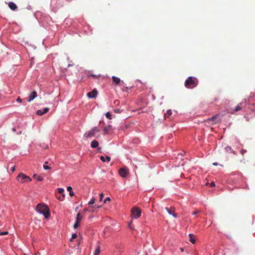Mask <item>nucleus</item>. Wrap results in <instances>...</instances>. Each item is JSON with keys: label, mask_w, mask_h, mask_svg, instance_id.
<instances>
[{"label": "nucleus", "mask_w": 255, "mask_h": 255, "mask_svg": "<svg viewBox=\"0 0 255 255\" xmlns=\"http://www.w3.org/2000/svg\"><path fill=\"white\" fill-rule=\"evenodd\" d=\"M165 209L166 210V211L168 212V213L169 215H172L174 218H176L177 217V215L174 214V213H173V212L171 211V210L170 209H169L167 207H165Z\"/></svg>", "instance_id": "2eb2a0df"}, {"label": "nucleus", "mask_w": 255, "mask_h": 255, "mask_svg": "<svg viewBox=\"0 0 255 255\" xmlns=\"http://www.w3.org/2000/svg\"><path fill=\"white\" fill-rule=\"evenodd\" d=\"M112 78L113 83L116 85H122V84L124 83V82L123 81H121L120 78H119L117 77L114 76H112Z\"/></svg>", "instance_id": "9d476101"}, {"label": "nucleus", "mask_w": 255, "mask_h": 255, "mask_svg": "<svg viewBox=\"0 0 255 255\" xmlns=\"http://www.w3.org/2000/svg\"><path fill=\"white\" fill-rule=\"evenodd\" d=\"M16 180L21 183H28L31 181V179L28 176L23 173H19L16 177Z\"/></svg>", "instance_id": "7ed1b4c3"}, {"label": "nucleus", "mask_w": 255, "mask_h": 255, "mask_svg": "<svg viewBox=\"0 0 255 255\" xmlns=\"http://www.w3.org/2000/svg\"><path fill=\"white\" fill-rule=\"evenodd\" d=\"M101 147H99L98 149L99 150H100Z\"/></svg>", "instance_id": "de8ad7c7"}, {"label": "nucleus", "mask_w": 255, "mask_h": 255, "mask_svg": "<svg viewBox=\"0 0 255 255\" xmlns=\"http://www.w3.org/2000/svg\"><path fill=\"white\" fill-rule=\"evenodd\" d=\"M47 163H48V162L47 161H45L44 162V164L43 165V168L45 170H49V169H51L50 167H49V166L46 165Z\"/></svg>", "instance_id": "5701e85b"}, {"label": "nucleus", "mask_w": 255, "mask_h": 255, "mask_svg": "<svg viewBox=\"0 0 255 255\" xmlns=\"http://www.w3.org/2000/svg\"><path fill=\"white\" fill-rule=\"evenodd\" d=\"M76 237H77V234H75V233L73 234L72 235V237H71V241H72V240L75 239Z\"/></svg>", "instance_id": "bb28decb"}, {"label": "nucleus", "mask_w": 255, "mask_h": 255, "mask_svg": "<svg viewBox=\"0 0 255 255\" xmlns=\"http://www.w3.org/2000/svg\"><path fill=\"white\" fill-rule=\"evenodd\" d=\"M106 117L107 119H108L109 120H111L112 119V115L109 112H108L107 113H106Z\"/></svg>", "instance_id": "393cba45"}, {"label": "nucleus", "mask_w": 255, "mask_h": 255, "mask_svg": "<svg viewBox=\"0 0 255 255\" xmlns=\"http://www.w3.org/2000/svg\"><path fill=\"white\" fill-rule=\"evenodd\" d=\"M67 190L69 192V195L70 196H73L74 195V193L72 191V188L71 187V186H68L67 188Z\"/></svg>", "instance_id": "aec40b11"}, {"label": "nucleus", "mask_w": 255, "mask_h": 255, "mask_svg": "<svg viewBox=\"0 0 255 255\" xmlns=\"http://www.w3.org/2000/svg\"><path fill=\"white\" fill-rule=\"evenodd\" d=\"M58 191L59 193L64 194L63 193H64V190L63 188H58Z\"/></svg>", "instance_id": "a878e982"}, {"label": "nucleus", "mask_w": 255, "mask_h": 255, "mask_svg": "<svg viewBox=\"0 0 255 255\" xmlns=\"http://www.w3.org/2000/svg\"><path fill=\"white\" fill-rule=\"evenodd\" d=\"M36 211L39 214L43 215L45 219H48L50 217L49 211L45 204H38L36 207Z\"/></svg>", "instance_id": "f257e3e1"}, {"label": "nucleus", "mask_w": 255, "mask_h": 255, "mask_svg": "<svg viewBox=\"0 0 255 255\" xmlns=\"http://www.w3.org/2000/svg\"><path fill=\"white\" fill-rule=\"evenodd\" d=\"M181 252L183 251V249H181Z\"/></svg>", "instance_id": "a18cd8bd"}, {"label": "nucleus", "mask_w": 255, "mask_h": 255, "mask_svg": "<svg viewBox=\"0 0 255 255\" xmlns=\"http://www.w3.org/2000/svg\"><path fill=\"white\" fill-rule=\"evenodd\" d=\"M82 218H83V216L80 213H78L77 214V216L76 218V221H75V222L73 226V228L74 229H76L78 228V227L79 226V225H80V223L81 220L82 219Z\"/></svg>", "instance_id": "6e6552de"}, {"label": "nucleus", "mask_w": 255, "mask_h": 255, "mask_svg": "<svg viewBox=\"0 0 255 255\" xmlns=\"http://www.w3.org/2000/svg\"><path fill=\"white\" fill-rule=\"evenodd\" d=\"M90 76H92V77H94V78H96V79L99 78V77H100V76H97V75H94V74H91Z\"/></svg>", "instance_id": "c756f323"}, {"label": "nucleus", "mask_w": 255, "mask_h": 255, "mask_svg": "<svg viewBox=\"0 0 255 255\" xmlns=\"http://www.w3.org/2000/svg\"><path fill=\"white\" fill-rule=\"evenodd\" d=\"M100 253V246L98 245L95 249L94 255H99Z\"/></svg>", "instance_id": "6ab92c4d"}, {"label": "nucleus", "mask_w": 255, "mask_h": 255, "mask_svg": "<svg viewBox=\"0 0 255 255\" xmlns=\"http://www.w3.org/2000/svg\"><path fill=\"white\" fill-rule=\"evenodd\" d=\"M33 177L36 179L37 181H41L43 180V178L41 176H37L36 174L33 175Z\"/></svg>", "instance_id": "412c9836"}, {"label": "nucleus", "mask_w": 255, "mask_h": 255, "mask_svg": "<svg viewBox=\"0 0 255 255\" xmlns=\"http://www.w3.org/2000/svg\"><path fill=\"white\" fill-rule=\"evenodd\" d=\"M111 128V126H109V127L108 128H104V130L106 132H108V130H109V128Z\"/></svg>", "instance_id": "72a5a7b5"}, {"label": "nucleus", "mask_w": 255, "mask_h": 255, "mask_svg": "<svg viewBox=\"0 0 255 255\" xmlns=\"http://www.w3.org/2000/svg\"><path fill=\"white\" fill-rule=\"evenodd\" d=\"M111 200V199L110 197H107L104 201V203H106L107 201H110Z\"/></svg>", "instance_id": "2f4dec72"}, {"label": "nucleus", "mask_w": 255, "mask_h": 255, "mask_svg": "<svg viewBox=\"0 0 255 255\" xmlns=\"http://www.w3.org/2000/svg\"><path fill=\"white\" fill-rule=\"evenodd\" d=\"M16 101L19 102V103H21L22 102V100L20 98H18L16 100Z\"/></svg>", "instance_id": "e433bc0d"}, {"label": "nucleus", "mask_w": 255, "mask_h": 255, "mask_svg": "<svg viewBox=\"0 0 255 255\" xmlns=\"http://www.w3.org/2000/svg\"><path fill=\"white\" fill-rule=\"evenodd\" d=\"M95 202V199L94 197H93L91 199V200H90V201L88 202V205H93Z\"/></svg>", "instance_id": "b1692460"}, {"label": "nucleus", "mask_w": 255, "mask_h": 255, "mask_svg": "<svg viewBox=\"0 0 255 255\" xmlns=\"http://www.w3.org/2000/svg\"><path fill=\"white\" fill-rule=\"evenodd\" d=\"M88 211V209H85L84 210V212H87V211Z\"/></svg>", "instance_id": "79ce46f5"}, {"label": "nucleus", "mask_w": 255, "mask_h": 255, "mask_svg": "<svg viewBox=\"0 0 255 255\" xmlns=\"http://www.w3.org/2000/svg\"><path fill=\"white\" fill-rule=\"evenodd\" d=\"M198 84V80L196 77L190 76L185 80L184 85L187 88L193 89L196 87Z\"/></svg>", "instance_id": "f03ea898"}, {"label": "nucleus", "mask_w": 255, "mask_h": 255, "mask_svg": "<svg viewBox=\"0 0 255 255\" xmlns=\"http://www.w3.org/2000/svg\"><path fill=\"white\" fill-rule=\"evenodd\" d=\"M119 173L120 175L123 177V178H126L128 176L129 174V170L127 167H123L121 168L119 171Z\"/></svg>", "instance_id": "0eeeda50"}, {"label": "nucleus", "mask_w": 255, "mask_h": 255, "mask_svg": "<svg viewBox=\"0 0 255 255\" xmlns=\"http://www.w3.org/2000/svg\"><path fill=\"white\" fill-rule=\"evenodd\" d=\"M100 207H101V206H98V207H96V208L99 209V208H100Z\"/></svg>", "instance_id": "c03bdc74"}, {"label": "nucleus", "mask_w": 255, "mask_h": 255, "mask_svg": "<svg viewBox=\"0 0 255 255\" xmlns=\"http://www.w3.org/2000/svg\"><path fill=\"white\" fill-rule=\"evenodd\" d=\"M197 213H198V211H195V212H193L192 214L193 215H194L197 214Z\"/></svg>", "instance_id": "ea45409f"}, {"label": "nucleus", "mask_w": 255, "mask_h": 255, "mask_svg": "<svg viewBox=\"0 0 255 255\" xmlns=\"http://www.w3.org/2000/svg\"><path fill=\"white\" fill-rule=\"evenodd\" d=\"M115 112L116 113H120V110L119 109H116L115 110Z\"/></svg>", "instance_id": "58836bf2"}, {"label": "nucleus", "mask_w": 255, "mask_h": 255, "mask_svg": "<svg viewBox=\"0 0 255 255\" xmlns=\"http://www.w3.org/2000/svg\"><path fill=\"white\" fill-rule=\"evenodd\" d=\"M213 165H215V166H216V165H218V163L217 162H214L213 163Z\"/></svg>", "instance_id": "a19ab883"}, {"label": "nucleus", "mask_w": 255, "mask_h": 255, "mask_svg": "<svg viewBox=\"0 0 255 255\" xmlns=\"http://www.w3.org/2000/svg\"><path fill=\"white\" fill-rule=\"evenodd\" d=\"M12 130H13V131H15L16 130V129H15V128H12Z\"/></svg>", "instance_id": "37998d69"}, {"label": "nucleus", "mask_w": 255, "mask_h": 255, "mask_svg": "<svg viewBox=\"0 0 255 255\" xmlns=\"http://www.w3.org/2000/svg\"><path fill=\"white\" fill-rule=\"evenodd\" d=\"M128 227L131 230L133 229V228L131 226V221L128 224Z\"/></svg>", "instance_id": "f704fd0d"}, {"label": "nucleus", "mask_w": 255, "mask_h": 255, "mask_svg": "<svg viewBox=\"0 0 255 255\" xmlns=\"http://www.w3.org/2000/svg\"><path fill=\"white\" fill-rule=\"evenodd\" d=\"M8 234V232H0V235H1V236L5 235H7Z\"/></svg>", "instance_id": "c85d7f7f"}, {"label": "nucleus", "mask_w": 255, "mask_h": 255, "mask_svg": "<svg viewBox=\"0 0 255 255\" xmlns=\"http://www.w3.org/2000/svg\"><path fill=\"white\" fill-rule=\"evenodd\" d=\"M101 147H99L98 149L99 150H100Z\"/></svg>", "instance_id": "49530a36"}, {"label": "nucleus", "mask_w": 255, "mask_h": 255, "mask_svg": "<svg viewBox=\"0 0 255 255\" xmlns=\"http://www.w3.org/2000/svg\"><path fill=\"white\" fill-rule=\"evenodd\" d=\"M37 93L36 91H33L31 93V94L29 95L27 98V101L28 102H31L33 99H34L37 97Z\"/></svg>", "instance_id": "9b49d317"}, {"label": "nucleus", "mask_w": 255, "mask_h": 255, "mask_svg": "<svg viewBox=\"0 0 255 255\" xmlns=\"http://www.w3.org/2000/svg\"><path fill=\"white\" fill-rule=\"evenodd\" d=\"M103 197H104V194H103V193H101V194H100V201H101L102 200Z\"/></svg>", "instance_id": "7c9ffc66"}, {"label": "nucleus", "mask_w": 255, "mask_h": 255, "mask_svg": "<svg viewBox=\"0 0 255 255\" xmlns=\"http://www.w3.org/2000/svg\"><path fill=\"white\" fill-rule=\"evenodd\" d=\"M225 150L228 153H233L234 154H236V152L232 150V148L230 146H227L225 147Z\"/></svg>", "instance_id": "4468645a"}, {"label": "nucleus", "mask_w": 255, "mask_h": 255, "mask_svg": "<svg viewBox=\"0 0 255 255\" xmlns=\"http://www.w3.org/2000/svg\"><path fill=\"white\" fill-rule=\"evenodd\" d=\"M246 152H247V150L245 149H242L241 150V153L242 155H244Z\"/></svg>", "instance_id": "473e14b6"}, {"label": "nucleus", "mask_w": 255, "mask_h": 255, "mask_svg": "<svg viewBox=\"0 0 255 255\" xmlns=\"http://www.w3.org/2000/svg\"><path fill=\"white\" fill-rule=\"evenodd\" d=\"M247 101L244 99L243 101L240 102L237 106H236L234 109L231 110L230 113L232 114H235L236 112L241 110L245 106Z\"/></svg>", "instance_id": "39448f33"}, {"label": "nucleus", "mask_w": 255, "mask_h": 255, "mask_svg": "<svg viewBox=\"0 0 255 255\" xmlns=\"http://www.w3.org/2000/svg\"><path fill=\"white\" fill-rule=\"evenodd\" d=\"M99 131V130L98 128L96 127H94L92 128L91 129L86 132L84 134V138L85 139H88L90 137H93L95 135V133L96 132H98Z\"/></svg>", "instance_id": "20e7f679"}, {"label": "nucleus", "mask_w": 255, "mask_h": 255, "mask_svg": "<svg viewBox=\"0 0 255 255\" xmlns=\"http://www.w3.org/2000/svg\"><path fill=\"white\" fill-rule=\"evenodd\" d=\"M189 237L190 242H191L192 244H195L196 240L194 235L192 234H190L189 235Z\"/></svg>", "instance_id": "a211bd4d"}, {"label": "nucleus", "mask_w": 255, "mask_h": 255, "mask_svg": "<svg viewBox=\"0 0 255 255\" xmlns=\"http://www.w3.org/2000/svg\"><path fill=\"white\" fill-rule=\"evenodd\" d=\"M172 114V112L170 110H168L166 111V113L164 115L165 118H168Z\"/></svg>", "instance_id": "4be33fe9"}, {"label": "nucleus", "mask_w": 255, "mask_h": 255, "mask_svg": "<svg viewBox=\"0 0 255 255\" xmlns=\"http://www.w3.org/2000/svg\"><path fill=\"white\" fill-rule=\"evenodd\" d=\"M141 211L136 207H133L131 210V217L134 219H137L141 216Z\"/></svg>", "instance_id": "423d86ee"}, {"label": "nucleus", "mask_w": 255, "mask_h": 255, "mask_svg": "<svg viewBox=\"0 0 255 255\" xmlns=\"http://www.w3.org/2000/svg\"><path fill=\"white\" fill-rule=\"evenodd\" d=\"M99 145V142L96 140H93L91 143V146L92 148H96Z\"/></svg>", "instance_id": "f3484780"}, {"label": "nucleus", "mask_w": 255, "mask_h": 255, "mask_svg": "<svg viewBox=\"0 0 255 255\" xmlns=\"http://www.w3.org/2000/svg\"><path fill=\"white\" fill-rule=\"evenodd\" d=\"M100 159L104 162L106 161L109 162L111 161V157L109 156H107L105 158L103 156H101Z\"/></svg>", "instance_id": "dca6fc26"}, {"label": "nucleus", "mask_w": 255, "mask_h": 255, "mask_svg": "<svg viewBox=\"0 0 255 255\" xmlns=\"http://www.w3.org/2000/svg\"><path fill=\"white\" fill-rule=\"evenodd\" d=\"M49 110V108H45L43 110H38L36 111V115L38 116H42L44 114L47 113Z\"/></svg>", "instance_id": "f8f14e48"}, {"label": "nucleus", "mask_w": 255, "mask_h": 255, "mask_svg": "<svg viewBox=\"0 0 255 255\" xmlns=\"http://www.w3.org/2000/svg\"><path fill=\"white\" fill-rule=\"evenodd\" d=\"M215 186V184L214 182H211L210 184V186L211 187H214Z\"/></svg>", "instance_id": "c9c22d12"}, {"label": "nucleus", "mask_w": 255, "mask_h": 255, "mask_svg": "<svg viewBox=\"0 0 255 255\" xmlns=\"http://www.w3.org/2000/svg\"><path fill=\"white\" fill-rule=\"evenodd\" d=\"M98 95V91L96 89L93 90L91 92L87 93V96L89 98L94 99L96 98Z\"/></svg>", "instance_id": "1a4fd4ad"}, {"label": "nucleus", "mask_w": 255, "mask_h": 255, "mask_svg": "<svg viewBox=\"0 0 255 255\" xmlns=\"http://www.w3.org/2000/svg\"><path fill=\"white\" fill-rule=\"evenodd\" d=\"M8 6L12 10H15L17 8L16 5L13 2H9Z\"/></svg>", "instance_id": "ddd939ff"}, {"label": "nucleus", "mask_w": 255, "mask_h": 255, "mask_svg": "<svg viewBox=\"0 0 255 255\" xmlns=\"http://www.w3.org/2000/svg\"><path fill=\"white\" fill-rule=\"evenodd\" d=\"M64 197H65V195L64 194H63L62 196L61 197H58V199L60 200V201H63L64 199Z\"/></svg>", "instance_id": "cd10ccee"}, {"label": "nucleus", "mask_w": 255, "mask_h": 255, "mask_svg": "<svg viewBox=\"0 0 255 255\" xmlns=\"http://www.w3.org/2000/svg\"><path fill=\"white\" fill-rule=\"evenodd\" d=\"M15 167L14 166L11 168V170L12 172H14L15 171Z\"/></svg>", "instance_id": "4c0bfd02"}]
</instances>
